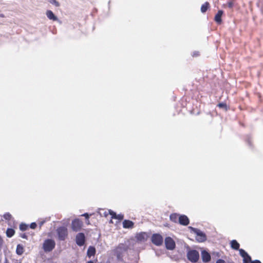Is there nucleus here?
I'll return each instance as SVG.
<instances>
[{"label": "nucleus", "mask_w": 263, "mask_h": 263, "mask_svg": "<svg viewBox=\"0 0 263 263\" xmlns=\"http://www.w3.org/2000/svg\"><path fill=\"white\" fill-rule=\"evenodd\" d=\"M188 228L190 230H191V232H193L194 233L196 234V239L198 242H202L206 240V235L201 231H200L199 230H198L192 227H189Z\"/></svg>", "instance_id": "1"}, {"label": "nucleus", "mask_w": 263, "mask_h": 263, "mask_svg": "<svg viewBox=\"0 0 263 263\" xmlns=\"http://www.w3.org/2000/svg\"><path fill=\"white\" fill-rule=\"evenodd\" d=\"M55 243L53 240L48 239L45 240L43 248L45 252H50L55 247Z\"/></svg>", "instance_id": "2"}, {"label": "nucleus", "mask_w": 263, "mask_h": 263, "mask_svg": "<svg viewBox=\"0 0 263 263\" xmlns=\"http://www.w3.org/2000/svg\"><path fill=\"white\" fill-rule=\"evenodd\" d=\"M188 259L192 262H196L199 258L198 252L195 250H190L187 254Z\"/></svg>", "instance_id": "3"}, {"label": "nucleus", "mask_w": 263, "mask_h": 263, "mask_svg": "<svg viewBox=\"0 0 263 263\" xmlns=\"http://www.w3.org/2000/svg\"><path fill=\"white\" fill-rule=\"evenodd\" d=\"M59 239L61 240H64L67 235V229L65 227H61L57 230Z\"/></svg>", "instance_id": "4"}, {"label": "nucleus", "mask_w": 263, "mask_h": 263, "mask_svg": "<svg viewBox=\"0 0 263 263\" xmlns=\"http://www.w3.org/2000/svg\"><path fill=\"white\" fill-rule=\"evenodd\" d=\"M163 237L159 234H155L152 237V242L156 246H160L163 242Z\"/></svg>", "instance_id": "5"}, {"label": "nucleus", "mask_w": 263, "mask_h": 263, "mask_svg": "<svg viewBox=\"0 0 263 263\" xmlns=\"http://www.w3.org/2000/svg\"><path fill=\"white\" fill-rule=\"evenodd\" d=\"M83 222L78 219H76L72 222L71 228L76 232L79 231L81 229Z\"/></svg>", "instance_id": "6"}, {"label": "nucleus", "mask_w": 263, "mask_h": 263, "mask_svg": "<svg viewBox=\"0 0 263 263\" xmlns=\"http://www.w3.org/2000/svg\"><path fill=\"white\" fill-rule=\"evenodd\" d=\"M239 254L243 258V263H251V258L250 255L242 249L239 250Z\"/></svg>", "instance_id": "7"}, {"label": "nucleus", "mask_w": 263, "mask_h": 263, "mask_svg": "<svg viewBox=\"0 0 263 263\" xmlns=\"http://www.w3.org/2000/svg\"><path fill=\"white\" fill-rule=\"evenodd\" d=\"M135 237L137 241L143 242L147 240L148 235L145 232H140L137 234Z\"/></svg>", "instance_id": "8"}, {"label": "nucleus", "mask_w": 263, "mask_h": 263, "mask_svg": "<svg viewBox=\"0 0 263 263\" xmlns=\"http://www.w3.org/2000/svg\"><path fill=\"white\" fill-rule=\"evenodd\" d=\"M127 249V246L124 244H120L119 246L116 248L115 250L116 254L117 256V257L119 259L120 258L121 255Z\"/></svg>", "instance_id": "9"}, {"label": "nucleus", "mask_w": 263, "mask_h": 263, "mask_svg": "<svg viewBox=\"0 0 263 263\" xmlns=\"http://www.w3.org/2000/svg\"><path fill=\"white\" fill-rule=\"evenodd\" d=\"M76 243L78 246H82L85 242V235L82 233H78L76 238Z\"/></svg>", "instance_id": "10"}, {"label": "nucleus", "mask_w": 263, "mask_h": 263, "mask_svg": "<svg viewBox=\"0 0 263 263\" xmlns=\"http://www.w3.org/2000/svg\"><path fill=\"white\" fill-rule=\"evenodd\" d=\"M166 248L168 250H172L175 248V243L174 241L170 237H166L165 239Z\"/></svg>", "instance_id": "11"}, {"label": "nucleus", "mask_w": 263, "mask_h": 263, "mask_svg": "<svg viewBox=\"0 0 263 263\" xmlns=\"http://www.w3.org/2000/svg\"><path fill=\"white\" fill-rule=\"evenodd\" d=\"M223 13L222 10H218L217 14L214 17V21L218 24H221L222 23L221 16Z\"/></svg>", "instance_id": "12"}, {"label": "nucleus", "mask_w": 263, "mask_h": 263, "mask_svg": "<svg viewBox=\"0 0 263 263\" xmlns=\"http://www.w3.org/2000/svg\"><path fill=\"white\" fill-rule=\"evenodd\" d=\"M202 259L203 262H207L211 260L210 254L206 251H203L201 253Z\"/></svg>", "instance_id": "13"}, {"label": "nucleus", "mask_w": 263, "mask_h": 263, "mask_svg": "<svg viewBox=\"0 0 263 263\" xmlns=\"http://www.w3.org/2000/svg\"><path fill=\"white\" fill-rule=\"evenodd\" d=\"M170 219L172 221L181 224V215L176 214H172L170 215Z\"/></svg>", "instance_id": "14"}, {"label": "nucleus", "mask_w": 263, "mask_h": 263, "mask_svg": "<svg viewBox=\"0 0 263 263\" xmlns=\"http://www.w3.org/2000/svg\"><path fill=\"white\" fill-rule=\"evenodd\" d=\"M134 223L133 221L128 220H125L123 221V227L125 229H132L133 228Z\"/></svg>", "instance_id": "15"}, {"label": "nucleus", "mask_w": 263, "mask_h": 263, "mask_svg": "<svg viewBox=\"0 0 263 263\" xmlns=\"http://www.w3.org/2000/svg\"><path fill=\"white\" fill-rule=\"evenodd\" d=\"M46 14L49 20L54 21L58 20V17L55 16V15L51 10H47L46 11Z\"/></svg>", "instance_id": "16"}, {"label": "nucleus", "mask_w": 263, "mask_h": 263, "mask_svg": "<svg viewBox=\"0 0 263 263\" xmlns=\"http://www.w3.org/2000/svg\"><path fill=\"white\" fill-rule=\"evenodd\" d=\"M230 245H231V247L233 249L235 250H239V248L240 247V245L236 240H232L230 242Z\"/></svg>", "instance_id": "17"}, {"label": "nucleus", "mask_w": 263, "mask_h": 263, "mask_svg": "<svg viewBox=\"0 0 263 263\" xmlns=\"http://www.w3.org/2000/svg\"><path fill=\"white\" fill-rule=\"evenodd\" d=\"M210 3L208 2H205L202 5L201 7V12L203 13L206 12V11L210 8Z\"/></svg>", "instance_id": "18"}, {"label": "nucleus", "mask_w": 263, "mask_h": 263, "mask_svg": "<svg viewBox=\"0 0 263 263\" xmlns=\"http://www.w3.org/2000/svg\"><path fill=\"white\" fill-rule=\"evenodd\" d=\"M110 215L111 216V218H116L119 220H122L123 219V215L122 214L116 215V214L113 211H109Z\"/></svg>", "instance_id": "19"}, {"label": "nucleus", "mask_w": 263, "mask_h": 263, "mask_svg": "<svg viewBox=\"0 0 263 263\" xmlns=\"http://www.w3.org/2000/svg\"><path fill=\"white\" fill-rule=\"evenodd\" d=\"M190 223L189 218L185 215H182V225L187 226Z\"/></svg>", "instance_id": "20"}, {"label": "nucleus", "mask_w": 263, "mask_h": 263, "mask_svg": "<svg viewBox=\"0 0 263 263\" xmlns=\"http://www.w3.org/2000/svg\"><path fill=\"white\" fill-rule=\"evenodd\" d=\"M16 252L17 254L21 255L24 253V247L21 245H18L16 247Z\"/></svg>", "instance_id": "21"}, {"label": "nucleus", "mask_w": 263, "mask_h": 263, "mask_svg": "<svg viewBox=\"0 0 263 263\" xmlns=\"http://www.w3.org/2000/svg\"><path fill=\"white\" fill-rule=\"evenodd\" d=\"M95 254V249L93 247H90L87 250V255L90 257Z\"/></svg>", "instance_id": "22"}, {"label": "nucleus", "mask_w": 263, "mask_h": 263, "mask_svg": "<svg viewBox=\"0 0 263 263\" xmlns=\"http://www.w3.org/2000/svg\"><path fill=\"white\" fill-rule=\"evenodd\" d=\"M14 234V231L12 229H8L6 231L7 236L8 237H12Z\"/></svg>", "instance_id": "23"}, {"label": "nucleus", "mask_w": 263, "mask_h": 263, "mask_svg": "<svg viewBox=\"0 0 263 263\" xmlns=\"http://www.w3.org/2000/svg\"><path fill=\"white\" fill-rule=\"evenodd\" d=\"M109 211H111V210L105 211L102 210V211L100 212V214L101 216H104L105 217H107L108 214H110Z\"/></svg>", "instance_id": "24"}, {"label": "nucleus", "mask_w": 263, "mask_h": 263, "mask_svg": "<svg viewBox=\"0 0 263 263\" xmlns=\"http://www.w3.org/2000/svg\"><path fill=\"white\" fill-rule=\"evenodd\" d=\"M28 228V226L26 224L22 223L20 226V229L22 231H25Z\"/></svg>", "instance_id": "25"}, {"label": "nucleus", "mask_w": 263, "mask_h": 263, "mask_svg": "<svg viewBox=\"0 0 263 263\" xmlns=\"http://www.w3.org/2000/svg\"><path fill=\"white\" fill-rule=\"evenodd\" d=\"M234 0L230 1L228 2L227 3L228 6L230 8H232L234 6Z\"/></svg>", "instance_id": "26"}, {"label": "nucleus", "mask_w": 263, "mask_h": 263, "mask_svg": "<svg viewBox=\"0 0 263 263\" xmlns=\"http://www.w3.org/2000/svg\"><path fill=\"white\" fill-rule=\"evenodd\" d=\"M217 106L219 108H223L227 109V104L224 103H220L217 105Z\"/></svg>", "instance_id": "27"}, {"label": "nucleus", "mask_w": 263, "mask_h": 263, "mask_svg": "<svg viewBox=\"0 0 263 263\" xmlns=\"http://www.w3.org/2000/svg\"><path fill=\"white\" fill-rule=\"evenodd\" d=\"M49 2L57 7L59 6V3L56 0H49Z\"/></svg>", "instance_id": "28"}, {"label": "nucleus", "mask_w": 263, "mask_h": 263, "mask_svg": "<svg viewBox=\"0 0 263 263\" xmlns=\"http://www.w3.org/2000/svg\"><path fill=\"white\" fill-rule=\"evenodd\" d=\"M4 217L6 220H9L11 218V215L9 213H6L4 215Z\"/></svg>", "instance_id": "29"}, {"label": "nucleus", "mask_w": 263, "mask_h": 263, "mask_svg": "<svg viewBox=\"0 0 263 263\" xmlns=\"http://www.w3.org/2000/svg\"><path fill=\"white\" fill-rule=\"evenodd\" d=\"M200 55V53H199V52L198 51H195V52H194L193 53V57H197L198 56H199Z\"/></svg>", "instance_id": "30"}, {"label": "nucleus", "mask_w": 263, "mask_h": 263, "mask_svg": "<svg viewBox=\"0 0 263 263\" xmlns=\"http://www.w3.org/2000/svg\"><path fill=\"white\" fill-rule=\"evenodd\" d=\"M30 228H31V229H35V228H36V223H35V222H32V223H31V224H30Z\"/></svg>", "instance_id": "31"}, {"label": "nucleus", "mask_w": 263, "mask_h": 263, "mask_svg": "<svg viewBox=\"0 0 263 263\" xmlns=\"http://www.w3.org/2000/svg\"><path fill=\"white\" fill-rule=\"evenodd\" d=\"M216 263H226V262L222 259H219L217 260Z\"/></svg>", "instance_id": "32"}, {"label": "nucleus", "mask_w": 263, "mask_h": 263, "mask_svg": "<svg viewBox=\"0 0 263 263\" xmlns=\"http://www.w3.org/2000/svg\"><path fill=\"white\" fill-rule=\"evenodd\" d=\"M251 263H261V262L260 260L256 259V260L251 261Z\"/></svg>", "instance_id": "33"}, {"label": "nucleus", "mask_w": 263, "mask_h": 263, "mask_svg": "<svg viewBox=\"0 0 263 263\" xmlns=\"http://www.w3.org/2000/svg\"><path fill=\"white\" fill-rule=\"evenodd\" d=\"M82 216H85L86 219H88L89 218V215L87 213H85Z\"/></svg>", "instance_id": "34"}, {"label": "nucleus", "mask_w": 263, "mask_h": 263, "mask_svg": "<svg viewBox=\"0 0 263 263\" xmlns=\"http://www.w3.org/2000/svg\"><path fill=\"white\" fill-rule=\"evenodd\" d=\"M21 237L23 238H25L26 239L27 238V236L25 234H23L21 235Z\"/></svg>", "instance_id": "35"}, {"label": "nucleus", "mask_w": 263, "mask_h": 263, "mask_svg": "<svg viewBox=\"0 0 263 263\" xmlns=\"http://www.w3.org/2000/svg\"><path fill=\"white\" fill-rule=\"evenodd\" d=\"M43 223H44V221L41 222L40 223V227H41L43 224Z\"/></svg>", "instance_id": "36"}, {"label": "nucleus", "mask_w": 263, "mask_h": 263, "mask_svg": "<svg viewBox=\"0 0 263 263\" xmlns=\"http://www.w3.org/2000/svg\"><path fill=\"white\" fill-rule=\"evenodd\" d=\"M0 17H4V15L3 14H0Z\"/></svg>", "instance_id": "37"}, {"label": "nucleus", "mask_w": 263, "mask_h": 263, "mask_svg": "<svg viewBox=\"0 0 263 263\" xmlns=\"http://www.w3.org/2000/svg\"><path fill=\"white\" fill-rule=\"evenodd\" d=\"M87 263H93L92 261H88Z\"/></svg>", "instance_id": "38"}]
</instances>
